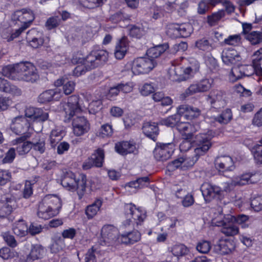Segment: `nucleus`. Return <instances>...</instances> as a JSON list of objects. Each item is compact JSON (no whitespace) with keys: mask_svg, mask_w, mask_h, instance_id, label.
<instances>
[{"mask_svg":"<svg viewBox=\"0 0 262 262\" xmlns=\"http://www.w3.org/2000/svg\"><path fill=\"white\" fill-rule=\"evenodd\" d=\"M62 205V201L59 196L46 195L38 203L37 215L43 220L50 219L59 214Z\"/></svg>","mask_w":262,"mask_h":262,"instance_id":"f257e3e1","label":"nucleus"},{"mask_svg":"<svg viewBox=\"0 0 262 262\" xmlns=\"http://www.w3.org/2000/svg\"><path fill=\"white\" fill-rule=\"evenodd\" d=\"M87 178L85 174L81 173L76 178L72 171L67 172L61 181L62 186L71 192H77L78 199L81 200L86 192Z\"/></svg>","mask_w":262,"mask_h":262,"instance_id":"f03ea898","label":"nucleus"},{"mask_svg":"<svg viewBox=\"0 0 262 262\" xmlns=\"http://www.w3.org/2000/svg\"><path fill=\"white\" fill-rule=\"evenodd\" d=\"M9 126L11 130L14 134L17 135H21L11 141L12 145L23 142L31 136V133L29 132L31 123L29 122L28 119L22 115L12 118Z\"/></svg>","mask_w":262,"mask_h":262,"instance_id":"7ed1b4c3","label":"nucleus"},{"mask_svg":"<svg viewBox=\"0 0 262 262\" xmlns=\"http://www.w3.org/2000/svg\"><path fill=\"white\" fill-rule=\"evenodd\" d=\"M35 19L33 12L30 9H23L15 11L11 16V20L14 24H17L20 27L13 32L9 41L18 37L24 31L29 28Z\"/></svg>","mask_w":262,"mask_h":262,"instance_id":"20e7f679","label":"nucleus"},{"mask_svg":"<svg viewBox=\"0 0 262 262\" xmlns=\"http://www.w3.org/2000/svg\"><path fill=\"white\" fill-rule=\"evenodd\" d=\"M125 214L126 219L121 225L122 229H130L135 228V224L138 228L141 225L146 217V213L144 210L141 208H137L133 204H127L124 206Z\"/></svg>","mask_w":262,"mask_h":262,"instance_id":"39448f33","label":"nucleus"},{"mask_svg":"<svg viewBox=\"0 0 262 262\" xmlns=\"http://www.w3.org/2000/svg\"><path fill=\"white\" fill-rule=\"evenodd\" d=\"M17 80L34 82L39 78L35 67L30 62H20L15 64Z\"/></svg>","mask_w":262,"mask_h":262,"instance_id":"423d86ee","label":"nucleus"},{"mask_svg":"<svg viewBox=\"0 0 262 262\" xmlns=\"http://www.w3.org/2000/svg\"><path fill=\"white\" fill-rule=\"evenodd\" d=\"M214 135V132L208 130L195 136L194 141L197 147L194 149V153L197 157L204 155L210 148L212 146L211 141Z\"/></svg>","mask_w":262,"mask_h":262,"instance_id":"0eeeda50","label":"nucleus"},{"mask_svg":"<svg viewBox=\"0 0 262 262\" xmlns=\"http://www.w3.org/2000/svg\"><path fill=\"white\" fill-rule=\"evenodd\" d=\"M157 66L154 59L146 56L135 58L132 62V71L135 75L146 74L151 72Z\"/></svg>","mask_w":262,"mask_h":262,"instance_id":"6e6552de","label":"nucleus"},{"mask_svg":"<svg viewBox=\"0 0 262 262\" xmlns=\"http://www.w3.org/2000/svg\"><path fill=\"white\" fill-rule=\"evenodd\" d=\"M108 57V53L106 50L94 49L86 56L84 63L87 69H94L105 62Z\"/></svg>","mask_w":262,"mask_h":262,"instance_id":"1a4fd4ad","label":"nucleus"},{"mask_svg":"<svg viewBox=\"0 0 262 262\" xmlns=\"http://www.w3.org/2000/svg\"><path fill=\"white\" fill-rule=\"evenodd\" d=\"M213 79L212 78L203 79L196 83H193L181 94L180 98L185 99L187 97L196 93H203L208 91L212 86Z\"/></svg>","mask_w":262,"mask_h":262,"instance_id":"9d476101","label":"nucleus"},{"mask_svg":"<svg viewBox=\"0 0 262 262\" xmlns=\"http://www.w3.org/2000/svg\"><path fill=\"white\" fill-rule=\"evenodd\" d=\"M78 102L79 97L74 95L68 98L67 102L61 103V107L64 113L65 121H69L73 117L81 112Z\"/></svg>","mask_w":262,"mask_h":262,"instance_id":"9b49d317","label":"nucleus"},{"mask_svg":"<svg viewBox=\"0 0 262 262\" xmlns=\"http://www.w3.org/2000/svg\"><path fill=\"white\" fill-rule=\"evenodd\" d=\"M0 203L2 206L0 208V217H5L9 215L16 206V200L9 192L0 190Z\"/></svg>","mask_w":262,"mask_h":262,"instance_id":"f8f14e48","label":"nucleus"},{"mask_svg":"<svg viewBox=\"0 0 262 262\" xmlns=\"http://www.w3.org/2000/svg\"><path fill=\"white\" fill-rule=\"evenodd\" d=\"M200 65L196 62L186 67L177 66L174 69L176 78L173 80L183 81L192 77L199 70Z\"/></svg>","mask_w":262,"mask_h":262,"instance_id":"ddd939ff","label":"nucleus"},{"mask_svg":"<svg viewBox=\"0 0 262 262\" xmlns=\"http://www.w3.org/2000/svg\"><path fill=\"white\" fill-rule=\"evenodd\" d=\"M174 150V144L172 143L160 144L155 147L154 154L158 161H165L168 159Z\"/></svg>","mask_w":262,"mask_h":262,"instance_id":"4468645a","label":"nucleus"},{"mask_svg":"<svg viewBox=\"0 0 262 262\" xmlns=\"http://www.w3.org/2000/svg\"><path fill=\"white\" fill-rule=\"evenodd\" d=\"M118 230L117 228L111 225L103 226L101 231L100 241L104 245L113 244L118 242Z\"/></svg>","mask_w":262,"mask_h":262,"instance_id":"2eb2a0df","label":"nucleus"},{"mask_svg":"<svg viewBox=\"0 0 262 262\" xmlns=\"http://www.w3.org/2000/svg\"><path fill=\"white\" fill-rule=\"evenodd\" d=\"M202 195L206 202H210L216 197L221 198L222 193L220 187L209 183H203L201 187Z\"/></svg>","mask_w":262,"mask_h":262,"instance_id":"dca6fc26","label":"nucleus"},{"mask_svg":"<svg viewBox=\"0 0 262 262\" xmlns=\"http://www.w3.org/2000/svg\"><path fill=\"white\" fill-rule=\"evenodd\" d=\"M73 132L76 136H81L87 133L90 129L88 120L80 116L76 117L72 122Z\"/></svg>","mask_w":262,"mask_h":262,"instance_id":"f3484780","label":"nucleus"},{"mask_svg":"<svg viewBox=\"0 0 262 262\" xmlns=\"http://www.w3.org/2000/svg\"><path fill=\"white\" fill-rule=\"evenodd\" d=\"M29 120V122H44L48 120L49 115L42 110L38 108L29 107L25 110L24 116Z\"/></svg>","mask_w":262,"mask_h":262,"instance_id":"a211bd4d","label":"nucleus"},{"mask_svg":"<svg viewBox=\"0 0 262 262\" xmlns=\"http://www.w3.org/2000/svg\"><path fill=\"white\" fill-rule=\"evenodd\" d=\"M177 129L184 139H190L193 133L200 128L199 124H191L189 122H180L177 124Z\"/></svg>","mask_w":262,"mask_h":262,"instance_id":"6ab92c4d","label":"nucleus"},{"mask_svg":"<svg viewBox=\"0 0 262 262\" xmlns=\"http://www.w3.org/2000/svg\"><path fill=\"white\" fill-rule=\"evenodd\" d=\"M115 150L120 155L136 154L138 151L137 144L133 141L119 142L115 144Z\"/></svg>","mask_w":262,"mask_h":262,"instance_id":"aec40b11","label":"nucleus"},{"mask_svg":"<svg viewBox=\"0 0 262 262\" xmlns=\"http://www.w3.org/2000/svg\"><path fill=\"white\" fill-rule=\"evenodd\" d=\"M62 97V91L60 88H55L44 91L38 96V102L46 103L51 101H58Z\"/></svg>","mask_w":262,"mask_h":262,"instance_id":"412c9836","label":"nucleus"},{"mask_svg":"<svg viewBox=\"0 0 262 262\" xmlns=\"http://www.w3.org/2000/svg\"><path fill=\"white\" fill-rule=\"evenodd\" d=\"M225 94L219 90L212 91L208 96V100L212 106L216 109L223 107L226 105Z\"/></svg>","mask_w":262,"mask_h":262,"instance_id":"4be33fe9","label":"nucleus"},{"mask_svg":"<svg viewBox=\"0 0 262 262\" xmlns=\"http://www.w3.org/2000/svg\"><path fill=\"white\" fill-rule=\"evenodd\" d=\"M235 249V244L233 240L221 239L215 246V250L221 255L232 253Z\"/></svg>","mask_w":262,"mask_h":262,"instance_id":"5701e85b","label":"nucleus"},{"mask_svg":"<svg viewBox=\"0 0 262 262\" xmlns=\"http://www.w3.org/2000/svg\"><path fill=\"white\" fill-rule=\"evenodd\" d=\"M141 234L137 229L123 233L118 237V243L132 245L141 239Z\"/></svg>","mask_w":262,"mask_h":262,"instance_id":"b1692460","label":"nucleus"},{"mask_svg":"<svg viewBox=\"0 0 262 262\" xmlns=\"http://www.w3.org/2000/svg\"><path fill=\"white\" fill-rule=\"evenodd\" d=\"M222 59L225 64L231 66L239 61L241 60V57L235 50L232 48H227L223 51Z\"/></svg>","mask_w":262,"mask_h":262,"instance_id":"393cba45","label":"nucleus"},{"mask_svg":"<svg viewBox=\"0 0 262 262\" xmlns=\"http://www.w3.org/2000/svg\"><path fill=\"white\" fill-rule=\"evenodd\" d=\"M179 115L188 120H191L198 117L201 114V111L197 107L183 104L178 108Z\"/></svg>","mask_w":262,"mask_h":262,"instance_id":"a878e982","label":"nucleus"},{"mask_svg":"<svg viewBox=\"0 0 262 262\" xmlns=\"http://www.w3.org/2000/svg\"><path fill=\"white\" fill-rule=\"evenodd\" d=\"M26 39L33 48H39L43 43L42 33L35 29H32L27 32Z\"/></svg>","mask_w":262,"mask_h":262,"instance_id":"bb28decb","label":"nucleus"},{"mask_svg":"<svg viewBox=\"0 0 262 262\" xmlns=\"http://www.w3.org/2000/svg\"><path fill=\"white\" fill-rule=\"evenodd\" d=\"M234 216L226 214L225 223L222 226V232L227 236H234L239 232L238 227L234 225Z\"/></svg>","mask_w":262,"mask_h":262,"instance_id":"cd10ccee","label":"nucleus"},{"mask_svg":"<svg viewBox=\"0 0 262 262\" xmlns=\"http://www.w3.org/2000/svg\"><path fill=\"white\" fill-rule=\"evenodd\" d=\"M244 76H250L255 74L259 76L257 81L262 80V68L260 63H257L252 60V64L251 65H241Z\"/></svg>","mask_w":262,"mask_h":262,"instance_id":"c85d7f7f","label":"nucleus"},{"mask_svg":"<svg viewBox=\"0 0 262 262\" xmlns=\"http://www.w3.org/2000/svg\"><path fill=\"white\" fill-rule=\"evenodd\" d=\"M215 166L219 171L232 170L234 168L233 162L229 156L218 157L215 161Z\"/></svg>","mask_w":262,"mask_h":262,"instance_id":"c756f323","label":"nucleus"},{"mask_svg":"<svg viewBox=\"0 0 262 262\" xmlns=\"http://www.w3.org/2000/svg\"><path fill=\"white\" fill-rule=\"evenodd\" d=\"M0 91L9 93L14 96H20L21 94V90L5 79L1 72H0Z\"/></svg>","mask_w":262,"mask_h":262,"instance_id":"7c9ffc66","label":"nucleus"},{"mask_svg":"<svg viewBox=\"0 0 262 262\" xmlns=\"http://www.w3.org/2000/svg\"><path fill=\"white\" fill-rule=\"evenodd\" d=\"M56 88H59L62 86V94L68 95L72 93L75 87V83L73 81H66L64 77H62L55 81L54 83Z\"/></svg>","mask_w":262,"mask_h":262,"instance_id":"2f4dec72","label":"nucleus"},{"mask_svg":"<svg viewBox=\"0 0 262 262\" xmlns=\"http://www.w3.org/2000/svg\"><path fill=\"white\" fill-rule=\"evenodd\" d=\"M143 133L148 138L156 141L159 134V128L154 122H146L142 127Z\"/></svg>","mask_w":262,"mask_h":262,"instance_id":"473e14b6","label":"nucleus"},{"mask_svg":"<svg viewBox=\"0 0 262 262\" xmlns=\"http://www.w3.org/2000/svg\"><path fill=\"white\" fill-rule=\"evenodd\" d=\"M128 41L126 37H123L117 43L115 52L117 59H121L124 57L128 49Z\"/></svg>","mask_w":262,"mask_h":262,"instance_id":"72a5a7b5","label":"nucleus"},{"mask_svg":"<svg viewBox=\"0 0 262 262\" xmlns=\"http://www.w3.org/2000/svg\"><path fill=\"white\" fill-rule=\"evenodd\" d=\"M149 184V178L147 177H142L138 179L136 181H132L126 185V189H133L131 190L128 189L129 191L133 192H136L137 188H141L145 186H147Z\"/></svg>","mask_w":262,"mask_h":262,"instance_id":"f704fd0d","label":"nucleus"},{"mask_svg":"<svg viewBox=\"0 0 262 262\" xmlns=\"http://www.w3.org/2000/svg\"><path fill=\"white\" fill-rule=\"evenodd\" d=\"M168 48L167 45L157 46L149 48L146 51V56L150 59H156L159 57Z\"/></svg>","mask_w":262,"mask_h":262,"instance_id":"c9c22d12","label":"nucleus"},{"mask_svg":"<svg viewBox=\"0 0 262 262\" xmlns=\"http://www.w3.org/2000/svg\"><path fill=\"white\" fill-rule=\"evenodd\" d=\"M14 233L20 237H23L27 235L28 232V227L24 220H19L15 222L12 228Z\"/></svg>","mask_w":262,"mask_h":262,"instance_id":"e433bc0d","label":"nucleus"},{"mask_svg":"<svg viewBox=\"0 0 262 262\" xmlns=\"http://www.w3.org/2000/svg\"><path fill=\"white\" fill-rule=\"evenodd\" d=\"M169 252H171L174 256L179 258L186 255L189 250L184 245L177 244L169 247L168 249Z\"/></svg>","mask_w":262,"mask_h":262,"instance_id":"4c0bfd02","label":"nucleus"},{"mask_svg":"<svg viewBox=\"0 0 262 262\" xmlns=\"http://www.w3.org/2000/svg\"><path fill=\"white\" fill-rule=\"evenodd\" d=\"M226 13L224 10H219L212 13L207 17V22L210 26H214L225 16Z\"/></svg>","mask_w":262,"mask_h":262,"instance_id":"58836bf2","label":"nucleus"},{"mask_svg":"<svg viewBox=\"0 0 262 262\" xmlns=\"http://www.w3.org/2000/svg\"><path fill=\"white\" fill-rule=\"evenodd\" d=\"M66 247L64 239L60 236L55 237L50 246V250L53 253H58L62 251Z\"/></svg>","mask_w":262,"mask_h":262,"instance_id":"ea45409f","label":"nucleus"},{"mask_svg":"<svg viewBox=\"0 0 262 262\" xmlns=\"http://www.w3.org/2000/svg\"><path fill=\"white\" fill-rule=\"evenodd\" d=\"M102 204L101 199H97L92 204L88 206L85 213L89 219H92L95 216Z\"/></svg>","mask_w":262,"mask_h":262,"instance_id":"a19ab883","label":"nucleus"},{"mask_svg":"<svg viewBox=\"0 0 262 262\" xmlns=\"http://www.w3.org/2000/svg\"><path fill=\"white\" fill-rule=\"evenodd\" d=\"M64 136V132L59 128L53 129L50 136V141L52 146H55Z\"/></svg>","mask_w":262,"mask_h":262,"instance_id":"79ce46f5","label":"nucleus"},{"mask_svg":"<svg viewBox=\"0 0 262 262\" xmlns=\"http://www.w3.org/2000/svg\"><path fill=\"white\" fill-rule=\"evenodd\" d=\"M15 150L19 156L27 155L32 148V142L25 140L20 143L16 144Z\"/></svg>","mask_w":262,"mask_h":262,"instance_id":"37998d69","label":"nucleus"},{"mask_svg":"<svg viewBox=\"0 0 262 262\" xmlns=\"http://www.w3.org/2000/svg\"><path fill=\"white\" fill-rule=\"evenodd\" d=\"M44 253V250L39 246H35L31 249V252L27 256V260L29 262L40 258Z\"/></svg>","mask_w":262,"mask_h":262,"instance_id":"c03bdc74","label":"nucleus"},{"mask_svg":"<svg viewBox=\"0 0 262 262\" xmlns=\"http://www.w3.org/2000/svg\"><path fill=\"white\" fill-rule=\"evenodd\" d=\"M245 38L248 40L251 45H256L262 42V33L253 31L248 33Z\"/></svg>","mask_w":262,"mask_h":262,"instance_id":"a18cd8bd","label":"nucleus"},{"mask_svg":"<svg viewBox=\"0 0 262 262\" xmlns=\"http://www.w3.org/2000/svg\"><path fill=\"white\" fill-rule=\"evenodd\" d=\"M254 176L255 174L245 173L240 177H235L233 179L236 185H244L248 183H255V181L252 179Z\"/></svg>","mask_w":262,"mask_h":262,"instance_id":"49530a36","label":"nucleus"},{"mask_svg":"<svg viewBox=\"0 0 262 262\" xmlns=\"http://www.w3.org/2000/svg\"><path fill=\"white\" fill-rule=\"evenodd\" d=\"M103 150L98 148L92 155L91 158L94 162L95 166L100 167L102 166L104 159Z\"/></svg>","mask_w":262,"mask_h":262,"instance_id":"de8ad7c7","label":"nucleus"},{"mask_svg":"<svg viewBox=\"0 0 262 262\" xmlns=\"http://www.w3.org/2000/svg\"><path fill=\"white\" fill-rule=\"evenodd\" d=\"M242 66H239L232 68L229 74V79L230 81L234 82L244 77L243 71L241 70Z\"/></svg>","mask_w":262,"mask_h":262,"instance_id":"09e8293b","label":"nucleus"},{"mask_svg":"<svg viewBox=\"0 0 262 262\" xmlns=\"http://www.w3.org/2000/svg\"><path fill=\"white\" fill-rule=\"evenodd\" d=\"M106 0H79L80 4L84 7L93 9L102 6Z\"/></svg>","mask_w":262,"mask_h":262,"instance_id":"8fccbe9b","label":"nucleus"},{"mask_svg":"<svg viewBox=\"0 0 262 262\" xmlns=\"http://www.w3.org/2000/svg\"><path fill=\"white\" fill-rule=\"evenodd\" d=\"M3 76L7 77L13 80H17L16 70L15 69V65H9L5 67L3 69L2 73Z\"/></svg>","mask_w":262,"mask_h":262,"instance_id":"3c124183","label":"nucleus"},{"mask_svg":"<svg viewBox=\"0 0 262 262\" xmlns=\"http://www.w3.org/2000/svg\"><path fill=\"white\" fill-rule=\"evenodd\" d=\"M232 114L231 110L226 109L222 113L215 118V120L221 124H227L232 119Z\"/></svg>","mask_w":262,"mask_h":262,"instance_id":"603ef678","label":"nucleus"},{"mask_svg":"<svg viewBox=\"0 0 262 262\" xmlns=\"http://www.w3.org/2000/svg\"><path fill=\"white\" fill-rule=\"evenodd\" d=\"M180 24L176 23L170 24L167 26L166 33L171 37H180Z\"/></svg>","mask_w":262,"mask_h":262,"instance_id":"864d4df0","label":"nucleus"},{"mask_svg":"<svg viewBox=\"0 0 262 262\" xmlns=\"http://www.w3.org/2000/svg\"><path fill=\"white\" fill-rule=\"evenodd\" d=\"M129 34L133 37L140 38L145 34V30L141 26L132 25L129 27Z\"/></svg>","mask_w":262,"mask_h":262,"instance_id":"5fc2aeb1","label":"nucleus"},{"mask_svg":"<svg viewBox=\"0 0 262 262\" xmlns=\"http://www.w3.org/2000/svg\"><path fill=\"white\" fill-rule=\"evenodd\" d=\"M211 245L210 242L207 241H202L199 242L196 249L200 253L206 254L210 250Z\"/></svg>","mask_w":262,"mask_h":262,"instance_id":"6e6d98bb","label":"nucleus"},{"mask_svg":"<svg viewBox=\"0 0 262 262\" xmlns=\"http://www.w3.org/2000/svg\"><path fill=\"white\" fill-rule=\"evenodd\" d=\"M214 216L212 217L211 220V224L213 226H223L225 223V218L226 215H224L220 211H218L217 213H214Z\"/></svg>","mask_w":262,"mask_h":262,"instance_id":"4d7b16f0","label":"nucleus"},{"mask_svg":"<svg viewBox=\"0 0 262 262\" xmlns=\"http://www.w3.org/2000/svg\"><path fill=\"white\" fill-rule=\"evenodd\" d=\"M192 32V27L190 24H183L180 25V37H187L191 34Z\"/></svg>","mask_w":262,"mask_h":262,"instance_id":"13d9d810","label":"nucleus"},{"mask_svg":"<svg viewBox=\"0 0 262 262\" xmlns=\"http://www.w3.org/2000/svg\"><path fill=\"white\" fill-rule=\"evenodd\" d=\"M16 154L15 148L14 147L10 148L6 153L5 157L2 160L4 164L11 163L13 162L15 158Z\"/></svg>","mask_w":262,"mask_h":262,"instance_id":"bf43d9fd","label":"nucleus"},{"mask_svg":"<svg viewBox=\"0 0 262 262\" xmlns=\"http://www.w3.org/2000/svg\"><path fill=\"white\" fill-rule=\"evenodd\" d=\"M210 2L208 0H201L198 5L197 12L199 14H205L210 9Z\"/></svg>","mask_w":262,"mask_h":262,"instance_id":"052dcab7","label":"nucleus"},{"mask_svg":"<svg viewBox=\"0 0 262 262\" xmlns=\"http://www.w3.org/2000/svg\"><path fill=\"white\" fill-rule=\"evenodd\" d=\"M37 154H42L45 152L46 147L45 141L43 140H39L36 142H32V148Z\"/></svg>","mask_w":262,"mask_h":262,"instance_id":"680f3d73","label":"nucleus"},{"mask_svg":"<svg viewBox=\"0 0 262 262\" xmlns=\"http://www.w3.org/2000/svg\"><path fill=\"white\" fill-rule=\"evenodd\" d=\"M249 219L248 216L244 214H239L236 216H234V223H236L241 225L242 228H246L248 227L249 224L247 223Z\"/></svg>","mask_w":262,"mask_h":262,"instance_id":"e2e57ef3","label":"nucleus"},{"mask_svg":"<svg viewBox=\"0 0 262 262\" xmlns=\"http://www.w3.org/2000/svg\"><path fill=\"white\" fill-rule=\"evenodd\" d=\"M179 119V115H174L163 119L162 121V124L169 127H173L176 125L177 126Z\"/></svg>","mask_w":262,"mask_h":262,"instance_id":"0e129e2a","label":"nucleus"},{"mask_svg":"<svg viewBox=\"0 0 262 262\" xmlns=\"http://www.w3.org/2000/svg\"><path fill=\"white\" fill-rule=\"evenodd\" d=\"M101 105L102 102L101 100H93L89 105V113L93 114H96L101 110Z\"/></svg>","mask_w":262,"mask_h":262,"instance_id":"69168bd1","label":"nucleus"},{"mask_svg":"<svg viewBox=\"0 0 262 262\" xmlns=\"http://www.w3.org/2000/svg\"><path fill=\"white\" fill-rule=\"evenodd\" d=\"M139 89L140 92L143 96H148L155 90L154 85L151 83H144Z\"/></svg>","mask_w":262,"mask_h":262,"instance_id":"338daca9","label":"nucleus"},{"mask_svg":"<svg viewBox=\"0 0 262 262\" xmlns=\"http://www.w3.org/2000/svg\"><path fill=\"white\" fill-rule=\"evenodd\" d=\"M251 206L255 211L262 210V195L253 199L251 201Z\"/></svg>","mask_w":262,"mask_h":262,"instance_id":"774afa93","label":"nucleus"}]
</instances>
